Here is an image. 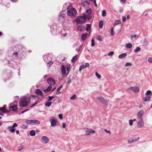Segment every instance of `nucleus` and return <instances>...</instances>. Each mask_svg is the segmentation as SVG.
I'll list each match as a JSON object with an SVG mask.
<instances>
[{"label":"nucleus","instance_id":"864d4df0","mask_svg":"<svg viewBox=\"0 0 152 152\" xmlns=\"http://www.w3.org/2000/svg\"><path fill=\"white\" fill-rule=\"evenodd\" d=\"M148 61L150 63H152V57L149 58L148 59Z\"/></svg>","mask_w":152,"mask_h":152},{"label":"nucleus","instance_id":"c9c22d12","mask_svg":"<svg viewBox=\"0 0 152 152\" xmlns=\"http://www.w3.org/2000/svg\"><path fill=\"white\" fill-rule=\"evenodd\" d=\"M141 48L140 47H137L134 50L135 53H137L140 51Z\"/></svg>","mask_w":152,"mask_h":152},{"label":"nucleus","instance_id":"a19ab883","mask_svg":"<svg viewBox=\"0 0 152 152\" xmlns=\"http://www.w3.org/2000/svg\"><path fill=\"white\" fill-rule=\"evenodd\" d=\"M97 39L100 41H102L103 38L102 37L100 36H98L97 37Z\"/></svg>","mask_w":152,"mask_h":152},{"label":"nucleus","instance_id":"79ce46f5","mask_svg":"<svg viewBox=\"0 0 152 152\" xmlns=\"http://www.w3.org/2000/svg\"><path fill=\"white\" fill-rule=\"evenodd\" d=\"M106 12L105 10H103L102 12V17H104L106 16Z\"/></svg>","mask_w":152,"mask_h":152},{"label":"nucleus","instance_id":"338daca9","mask_svg":"<svg viewBox=\"0 0 152 152\" xmlns=\"http://www.w3.org/2000/svg\"><path fill=\"white\" fill-rule=\"evenodd\" d=\"M66 124L65 123H63L62 124V127L63 128H65L66 127Z\"/></svg>","mask_w":152,"mask_h":152},{"label":"nucleus","instance_id":"774afa93","mask_svg":"<svg viewBox=\"0 0 152 152\" xmlns=\"http://www.w3.org/2000/svg\"><path fill=\"white\" fill-rule=\"evenodd\" d=\"M96 0H94V3L95 4V7H97V5L96 4Z\"/></svg>","mask_w":152,"mask_h":152},{"label":"nucleus","instance_id":"f03ea898","mask_svg":"<svg viewBox=\"0 0 152 152\" xmlns=\"http://www.w3.org/2000/svg\"><path fill=\"white\" fill-rule=\"evenodd\" d=\"M67 14L69 16L75 17L76 15L77 11L75 8H72V6L69 7L67 8Z\"/></svg>","mask_w":152,"mask_h":152},{"label":"nucleus","instance_id":"20e7f679","mask_svg":"<svg viewBox=\"0 0 152 152\" xmlns=\"http://www.w3.org/2000/svg\"><path fill=\"white\" fill-rule=\"evenodd\" d=\"M50 121L51 124V126L52 127H54L59 125L58 122L57 121V119L54 117H51L50 118Z\"/></svg>","mask_w":152,"mask_h":152},{"label":"nucleus","instance_id":"bb28decb","mask_svg":"<svg viewBox=\"0 0 152 152\" xmlns=\"http://www.w3.org/2000/svg\"><path fill=\"white\" fill-rule=\"evenodd\" d=\"M52 104V102H46L45 104V105L46 106L49 107Z\"/></svg>","mask_w":152,"mask_h":152},{"label":"nucleus","instance_id":"f8f14e48","mask_svg":"<svg viewBox=\"0 0 152 152\" xmlns=\"http://www.w3.org/2000/svg\"><path fill=\"white\" fill-rule=\"evenodd\" d=\"M17 109V105H16L11 106L9 107V110L10 111H15Z\"/></svg>","mask_w":152,"mask_h":152},{"label":"nucleus","instance_id":"1a4fd4ad","mask_svg":"<svg viewBox=\"0 0 152 152\" xmlns=\"http://www.w3.org/2000/svg\"><path fill=\"white\" fill-rule=\"evenodd\" d=\"M61 72L62 75L63 76L65 75L66 73V70L65 67L64 65H62L61 66Z\"/></svg>","mask_w":152,"mask_h":152},{"label":"nucleus","instance_id":"37998d69","mask_svg":"<svg viewBox=\"0 0 152 152\" xmlns=\"http://www.w3.org/2000/svg\"><path fill=\"white\" fill-rule=\"evenodd\" d=\"M113 30H114L113 28H113H111V30H110V35L111 36H113L114 35V33H113Z\"/></svg>","mask_w":152,"mask_h":152},{"label":"nucleus","instance_id":"680f3d73","mask_svg":"<svg viewBox=\"0 0 152 152\" xmlns=\"http://www.w3.org/2000/svg\"><path fill=\"white\" fill-rule=\"evenodd\" d=\"M68 80L67 83L68 84H69L71 83V79H70V78H68Z\"/></svg>","mask_w":152,"mask_h":152},{"label":"nucleus","instance_id":"ea45409f","mask_svg":"<svg viewBox=\"0 0 152 152\" xmlns=\"http://www.w3.org/2000/svg\"><path fill=\"white\" fill-rule=\"evenodd\" d=\"M95 75L96 77L98 78H100L101 77V76L97 72H96L95 73Z\"/></svg>","mask_w":152,"mask_h":152},{"label":"nucleus","instance_id":"69168bd1","mask_svg":"<svg viewBox=\"0 0 152 152\" xmlns=\"http://www.w3.org/2000/svg\"><path fill=\"white\" fill-rule=\"evenodd\" d=\"M126 18L125 17L123 16L122 17V20H123V22H124L126 21Z\"/></svg>","mask_w":152,"mask_h":152},{"label":"nucleus","instance_id":"cd10ccee","mask_svg":"<svg viewBox=\"0 0 152 152\" xmlns=\"http://www.w3.org/2000/svg\"><path fill=\"white\" fill-rule=\"evenodd\" d=\"M132 47V44L130 43H128L126 44V48H130Z\"/></svg>","mask_w":152,"mask_h":152},{"label":"nucleus","instance_id":"13d9d810","mask_svg":"<svg viewBox=\"0 0 152 152\" xmlns=\"http://www.w3.org/2000/svg\"><path fill=\"white\" fill-rule=\"evenodd\" d=\"M58 117L59 118L62 119L63 118V114H60L58 115Z\"/></svg>","mask_w":152,"mask_h":152},{"label":"nucleus","instance_id":"0eeeda50","mask_svg":"<svg viewBox=\"0 0 152 152\" xmlns=\"http://www.w3.org/2000/svg\"><path fill=\"white\" fill-rule=\"evenodd\" d=\"M144 123L143 119L140 118L137 123V126L139 128H141L143 126Z\"/></svg>","mask_w":152,"mask_h":152},{"label":"nucleus","instance_id":"052dcab7","mask_svg":"<svg viewBox=\"0 0 152 152\" xmlns=\"http://www.w3.org/2000/svg\"><path fill=\"white\" fill-rule=\"evenodd\" d=\"M90 132L92 133H95V131L92 129H90Z\"/></svg>","mask_w":152,"mask_h":152},{"label":"nucleus","instance_id":"7c9ffc66","mask_svg":"<svg viewBox=\"0 0 152 152\" xmlns=\"http://www.w3.org/2000/svg\"><path fill=\"white\" fill-rule=\"evenodd\" d=\"M103 21L102 20L100 21L99 23V27L100 28H102L103 25Z\"/></svg>","mask_w":152,"mask_h":152},{"label":"nucleus","instance_id":"4468645a","mask_svg":"<svg viewBox=\"0 0 152 152\" xmlns=\"http://www.w3.org/2000/svg\"><path fill=\"white\" fill-rule=\"evenodd\" d=\"M40 124V122L38 120H33L32 125H37L39 124Z\"/></svg>","mask_w":152,"mask_h":152},{"label":"nucleus","instance_id":"e2e57ef3","mask_svg":"<svg viewBox=\"0 0 152 152\" xmlns=\"http://www.w3.org/2000/svg\"><path fill=\"white\" fill-rule=\"evenodd\" d=\"M38 103V102H36L35 103H34L33 105H32L30 107H32L35 105L37 103Z\"/></svg>","mask_w":152,"mask_h":152},{"label":"nucleus","instance_id":"2eb2a0df","mask_svg":"<svg viewBox=\"0 0 152 152\" xmlns=\"http://www.w3.org/2000/svg\"><path fill=\"white\" fill-rule=\"evenodd\" d=\"M52 87V86H49L48 87V88L46 89H44L43 90V91L45 93L48 92L51 90Z\"/></svg>","mask_w":152,"mask_h":152},{"label":"nucleus","instance_id":"393cba45","mask_svg":"<svg viewBox=\"0 0 152 152\" xmlns=\"http://www.w3.org/2000/svg\"><path fill=\"white\" fill-rule=\"evenodd\" d=\"M18 126V124L16 123H14L12 126H9L7 127V129H10V128L16 127Z\"/></svg>","mask_w":152,"mask_h":152},{"label":"nucleus","instance_id":"c03bdc74","mask_svg":"<svg viewBox=\"0 0 152 152\" xmlns=\"http://www.w3.org/2000/svg\"><path fill=\"white\" fill-rule=\"evenodd\" d=\"M70 67V65L69 64H67L66 65V67L67 71L69 72Z\"/></svg>","mask_w":152,"mask_h":152},{"label":"nucleus","instance_id":"ddd939ff","mask_svg":"<svg viewBox=\"0 0 152 152\" xmlns=\"http://www.w3.org/2000/svg\"><path fill=\"white\" fill-rule=\"evenodd\" d=\"M143 114V112L141 110L140 111L137 115V118H141Z\"/></svg>","mask_w":152,"mask_h":152},{"label":"nucleus","instance_id":"dca6fc26","mask_svg":"<svg viewBox=\"0 0 152 152\" xmlns=\"http://www.w3.org/2000/svg\"><path fill=\"white\" fill-rule=\"evenodd\" d=\"M42 139L45 141V143H48L49 141L48 138L46 136H43L42 137Z\"/></svg>","mask_w":152,"mask_h":152},{"label":"nucleus","instance_id":"aec40b11","mask_svg":"<svg viewBox=\"0 0 152 152\" xmlns=\"http://www.w3.org/2000/svg\"><path fill=\"white\" fill-rule=\"evenodd\" d=\"M86 13L87 15H91V9H89L87 10L86 11Z\"/></svg>","mask_w":152,"mask_h":152},{"label":"nucleus","instance_id":"09e8293b","mask_svg":"<svg viewBox=\"0 0 152 152\" xmlns=\"http://www.w3.org/2000/svg\"><path fill=\"white\" fill-rule=\"evenodd\" d=\"M132 64L130 63H129V62H127L125 64V66H131L132 65Z\"/></svg>","mask_w":152,"mask_h":152},{"label":"nucleus","instance_id":"a18cd8bd","mask_svg":"<svg viewBox=\"0 0 152 152\" xmlns=\"http://www.w3.org/2000/svg\"><path fill=\"white\" fill-rule=\"evenodd\" d=\"M76 95L75 94H74L70 98V99L71 100H74L76 98Z\"/></svg>","mask_w":152,"mask_h":152},{"label":"nucleus","instance_id":"e433bc0d","mask_svg":"<svg viewBox=\"0 0 152 152\" xmlns=\"http://www.w3.org/2000/svg\"><path fill=\"white\" fill-rule=\"evenodd\" d=\"M85 68L84 65V64H82L81 65V66H80L79 69V71L80 72H81L82 70L84 68Z\"/></svg>","mask_w":152,"mask_h":152},{"label":"nucleus","instance_id":"7ed1b4c3","mask_svg":"<svg viewBox=\"0 0 152 152\" xmlns=\"http://www.w3.org/2000/svg\"><path fill=\"white\" fill-rule=\"evenodd\" d=\"M85 14H84L83 15L79 16L78 18L75 20V22L77 24H80L85 23L86 22L85 16Z\"/></svg>","mask_w":152,"mask_h":152},{"label":"nucleus","instance_id":"5701e85b","mask_svg":"<svg viewBox=\"0 0 152 152\" xmlns=\"http://www.w3.org/2000/svg\"><path fill=\"white\" fill-rule=\"evenodd\" d=\"M91 28V25L89 24H87V27L86 28V31H88Z\"/></svg>","mask_w":152,"mask_h":152},{"label":"nucleus","instance_id":"4be33fe9","mask_svg":"<svg viewBox=\"0 0 152 152\" xmlns=\"http://www.w3.org/2000/svg\"><path fill=\"white\" fill-rule=\"evenodd\" d=\"M151 98V96H147L144 98V100L145 101H147L149 100Z\"/></svg>","mask_w":152,"mask_h":152},{"label":"nucleus","instance_id":"f3484780","mask_svg":"<svg viewBox=\"0 0 152 152\" xmlns=\"http://www.w3.org/2000/svg\"><path fill=\"white\" fill-rule=\"evenodd\" d=\"M88 35V34L87 33H85L83 34L82 35V40L83 41H84L85 40L86 38L87 37V36Z\"/></svg>","mask_w":152,"mask_h":152},{"label":"nucleus","instance_id":"a211bd4d","mask_svg":"<svg viewBox=\"0 0 152 152\" xmlns=\"http://www.w3.org/2000/svg\"><path fill=\"white\" fill-rule=\"evenodd\" d=\"M126 56L127 54L126 53H124L119 55L118 56V58H119L122 59L126 57Z\"/></svg>","mask_w":152,"mask_h":152},{"label":"nucleus","instance_id":"6e6552de","mask_svg":"<svg viewBox=\"0 0 152 152\" xmlns=\"http://www.w3.org/2000/svg\"><path fill=\"white\" fill-rule=\"evenodd\" d=\"M97 99L99 100L100 101L104 104H106L107 103L108 101L105 100L104 98L102 97H97Z\"/></svg>","mask_w":152,"mask_h":152},{"label":"nucleus","instance_id":"9d476101","mask_svg":"<svg viewBox=\"0 0 152 152\" xmlns=\"http://www.w3.org/2000/svg\"><path fill=\"white\" fill-rule=\"evenodd\" d=\"M35 93L38 95L43 96V93L42 92L38 89H37L35 90Z\"/></svg>","mask_w":152,"mask_h":152},{"label":"nucleus","instance_id":"4d7b16f0","mask_svg":"<svg viewBox=\"0 0 152 152\" xmlns=\"http://www.w3.org/2000/svg\"><path fill=\"white\" fill-rule=\"evenodd\" d=\"M62 87V86H59L58 88L57 89V91H59L61 90V89Z\"/></svg>","mask_w":152,"mask_h":152},{"label":"nucleus","instance_id":"f704fd0d","mask_svg":"<svg viewBox=\"0 0 152 152\" xmlns=\"http://www.w3.org/2000/svg\"><path fill=\"white\" fill-rule=\"evenodd\" d=\"M84 4L85 6H86V7H89L90 4L87 1L84 2Z\"/></svg>","mask_w":152,"mask_h":152},{"label":"nucleus","instance_id":"423d86ee","mask_svg":"<svg viewBox=\"0 0 152 152\" xmlns=\"http://www.w3.org/2000/svg\"><path fill=\"white\" fill-rule=\"evenodd\" d=\"M47 82L51 86L55 85L56 83L55 81L52 78H49L47 79Z\"/></svg>","mask_w":152,"mask_h":152},{"label":"nucleus","instance_id":"8fccbe9b","mask_svg":"<svg viewBox=\"0 0 152 152\" xmlns=\"http://www.w3.org/2000/svg\"><path fill=\"white\" fill-rule=\"evenodd\" d=\"M133 121L132 120L130 119L129 120V124L130 126H132L133 124Z\"/></svg>","mask_w":152,"mask_h":152},{"label":"nucleus","instance_id":"2f4dec72","mask_svg":"<svg viewBox=\"0 0 152 152\" xmlns=\"http://www.w3.org/2000/svg\"><path fill=\"white\" fill-rule=\"evenodd\" d=\"M0 110L1 111L2 113H6V107H0Z\"/></svg>","mask_w":152,"mask_h":152},{"label":"nucleus","instance_id":"5fc2aeb1","mask_svg":"<svg viewBox=\"0 0 152 152\" xmlns=\"http://www.w3.org/2000/svg\"><path fill=\"white\" fill-rule=\"evenodd\" d=\"M18 52H15L13 53L12 54L13 56H15V57H16L18 56Z\"/></svg>","mask_w":152,"mask_h":152},{"label":"nucleus","instance_id":"39448f33","mask_svg":"<svg viewBox=\"0 0 152 152\" xmlns=\"http://www.w3.org/2000/svg\"><path fill=\"white\" fill-rule=\"evenodd\" d=\"M16 48H18V52L19 53L21 54L24 53L25 48L24 47H22L21 46L18 45L16 46Z\"/></svg>","mask_w":152,"mask_h":152},{"label":"nucleus","instance_id":"58836bf2","mask_svg":"<svg viewBox=\"0 0 152 152\" xmlns=\"http://www.w3.org/2000/svg\"><path fill=\"white\" fill-rule=\"evenodd\" d=\"M54 97L53 96H49L48 100V101L50 102L51 100H52L54 98Z\"/></svg>","mask_w":152,"mask_h":152},{"label":"nucleus","instance_id":"3c124183","mask_svg":"<svg viewBox=\"0 0 152 152\" xmlns=\"http://www.w3.org/2000/svg\"><path fill=\"white\" fill-rule=\"evenodd\" d=\"M121 23L120 20H116L115 22V25H117L118 24L120 23Z\"/></svg>","mask_w":152,"mask_h":152},{"label":"nucleus","instance_id":"de8ad7c7","mask_svg":"<svg viewBox=\"0 0 152 152\" xmlns=\"http://www.w3.org/2000/svg\"><path fill=\"white\" fill-rule=\"evenodd\" d=\"M91 46L92 47L94 46L95 45L94 39H92L91 40Z\"/></svg>","mask_w":152,"mask_h":152},{"label":"nucleus","instance_id":"c85d7f7f","mask_svg":"<svg viewBox=\"0 0 152 152\" xmlns=\"http://www.w3.org/2000/svg\"><path fill=\"white\" fill-rule=\"evenodd\" d=\"M85 19L86 20V19H87V20H89L91 19L92 16L91 15H86L85 14Z\"/></svg>","mask_w":152,"mask_h":152},{"label":"nucleus","instance_id":"412c9836","mask_svg":"<svg viewBox=\"0 0 152 152\" xmlns=\"http://www.w3.org/2000/svg\"><path fill=\"white\" fill-rule=\"evenodd\" d=\"M85 130L86 132V135H89L90 134V130L86 128Z\"/></svg>","mask_w":152,"mask_h":152},{"label":"nucleus","instance_id":"0e129e2a","mask_svg":"<svg viewBox=\"0 0 152 152\" xmlns=\"http://www.w3.org/2000/svg\"><path fill=\"white\" fill-rule=\"evenodd\" d=\"M29 110V109H27L26 110H24L23 111L21 112V113H22H22H25V112L28 111Z\"/></svg>","mask_w":152,"mask_h":152},{"label":"nucleus","instance_id":"473e14b6","mask_svg":"<svg viewBox=\"0 0 152 152\" xmlns=\"http://www.w3.org/2000/svg\"><path fill=\"white\" fill-rule=\"evenodd\" d=\"M65 17L64 16V15H59L58 20L60 21L62 20V19H64Z\"/></svg>","mask_w":152,"mask_h":152},{"label":"nucleus","instance_id":"bf43d9fd","mask_svg":"<svg viewBox=\"0 0 152 152\" xmlns=\"http://www.w3.org/2000/svg\"><path fill=\"white\" fill-rule=\"evenodd\" d=\"M84 66L85 68L88 67L89 66V64L88 63H86L85 65H84Z\"/></svg>","mask_w":152,"mask_h":152},{"label":"nucleus","instance_id":"603ef678","mask_svg":"<svg viewBox=\"0 0 152 152\" xmlns=\"http://www.w3.org/2000/svg\"><path fill=\"white\" fill-rule=\"evenodd\" d=\"M114 54V52L113 51H111L108 54V55L109 56H112Z\"/></svg>","mask_w":152,"mask_h":152},{"label":"nucleus","instance_id":"a878e982","mask_svg":"<svg viewBox=\"0 0 152 152\" xmlns=\"http://www.w3.org/2000/svg\"><path fill=\"white\" fill-rule=\"evenodd\" d=\"M7 129L9 130V131L12 133H14L15 130V129L13 127L10 128V129Z\"/></svg>","mask_w":152,"mask_h":152},{"label":"nucleus","instance_id":"4c0bfd02","mask_svg":"<svg viewBox=\"0 0 152 152\" xmlns=\"http://www.w3.org/2000/svg\"><path fill=\"white\" fill-rule=\"evenodd\" d=\"M139 137H138L137 138H134L132 140L131 142H129L130 143H131L132 142H136L137 141H138L139 140Z\"/></svg>","mask_w":152,"mask_h":152},{"label":"nucleus","instance_id":"c756f323","mask_svg":"<svg viewBox=\"0 0 152 152\" xmlns=\"http://www.w3.org/2000/svg\"><path fill=\"white\" fill-rule=\"evenodd\" d=\"M33 120H27L26 123L28 124H32Z\"/></svg>","mask_w":152,"mask_h":152},{"label":"nucleus","instance_id":"b1692460","mask_svg":"<svg viewBox=\"0 0 152 152\" xmlns=\"http://www.w3.org/2000/svg\"><path fill=\"white\" fill-rule=\"evenodd\" d=\"M30 135L31 136H34L35 135V132L34 130L31 131L29 133Z\"/></svg>","mask_w":152,"mask_h":152},{"label":"nucleus","instance_id":"9b49d317","mask_svg":"<svg viewBox=\"0 0 152 152\" xmlns=\"http://www.w3.org/2000/svg\"><path fill=\"white\" fill-rule=\"evenodd\" d=\"M130 89L131 90H133L136 92H137L139 91V88L137 86H134V87H132L130 88Z\"/></svg>","mask_w":152,"mask_h":152},{"label":"nucleus","instance_id":"6ab92c4d","mask_svg":"<svg viewBox=\"0 0 152 152\" xmlns=\"http://www.w3.org/2000/svg\"><path fill=\"white\" fill-rule=\"evenodd\" d=\"M77 55H76L75 56H73L72 59L71 60V62L72 63H74L76 60L77 58Z\"/></svg>","mask_w":152,"mask_h":152},{"label":"nucleus","instance_id":"49530a36","mask_svg":"<svg viewBox=\"0 0 152 152\" xmlns=\"http://www.w3.org/2000/svg\"><path fill=\"white\" fill-rule=\"evenodd\" d=\"M151 93H152V92L151 91L148 90V91H147V92L145 94L147 95H150V94H151Z\"/></svg>","mask_w":152,"mask_h":152},{"label":"nucleus","instance_id":"f257e3e1","mask_svg":"<svg viewBox=\"0 0 152 152\" xmlns=\"http://www.w3.org/2000/svg\"><path fill=\"white\" fill-rule=\"evenodd\" d=\"M30 102L31 100L30 97L23 98L20 100L19 104V106L21 107H27L28 105Z\"/></svg>","mask_w":152,"mask_h":152},{"label":"nucleus","instance_id":"72a5a7b5","mask_svg":"<svg viewBox=\"0 0 152 152\" xmlns=\"http://www.w3.org/2000/svg\"><path fill=\"white\" fill-rule=\"evenodd\" d=\"M84 27L82 26H79L77 28V30L79 31H82L84 29Z\"/></svg>","mask_w":152,"mask_h":152},{"label":"nucleus","instance_id":"6e6d98bb","mask_svg":"<svg viewBox=\"0 0 152 152\" xmlns=\"http://www.w3.org/2000/svg\"><path fill=\"white\" fill-rule=\"evenodd\" d=\"M53 64V62H52L51 61H49L48 63V64L49 65L48 66V67H50L51 65H52Z\"/></svg>","mask_w":152,"mask_h":152}]
</instances>
